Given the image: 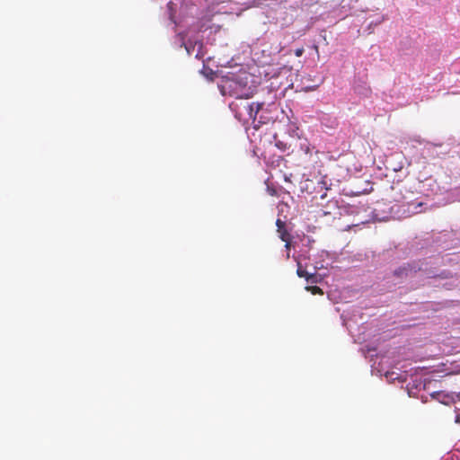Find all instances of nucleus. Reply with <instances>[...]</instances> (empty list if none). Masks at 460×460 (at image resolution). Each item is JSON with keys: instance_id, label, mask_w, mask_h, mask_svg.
Instances as JSON below:
<instances>
[{"instance_id": "12", "label": "nucleus", "mask_w": 460, "mask_h": 460, "mask_svg": "<svg viewBox=\"0 0 460 460\" xmlns=\"http://www.w3.org/2000/svg\"><path fill=\"white\" fill-rule=\"evenodd\" d=\"M172 5H173L172 2H169V3H168V4H167V6H168V8H169L170 10H172Z\"/></svg>"}, {"instance_id": "11", "label": "nucleus", "mask_w": 460, "mask_h": 460, "mask_svg": "<svg viewBox=\"0 0 460 460\" xmlns=\"http://www.w3.org/2000/svg\"><path fill=\"white\" fill-rule=\"evenodd\" d=\"M268 190L271 196H274L276 194V190L274 189L268 188Z\"/></svg>"}, {"instance_id": "13", "label": "nucleus", "mask_w": 460, "mask_h": 460, "mask_svg": "<svg viewBox=\"0 0 460 460\" xmlns=\"http://www.w3.org/2000/svg\"><path fill=\"white\" fill-rule=\"evenodd\" d=\"M456 397L458 401H460V392L456 394Z\"/></svg>"}, {"instance_id": "4", "label": "nucleus", "mask_w": 460, "mask_h": 460, "mask_svg": "<svg viewBox=\"0 0 460 460\" xmlns=\"http://www.w3.org/2000/svg\"><path fill=\"white\" fill-rule=\"evenodd\" d=\"M296 274L300 278H305L307 281L314 278V274H309L306 270H303L300 263H298V268L296 270Z\"/></svg>"}, {"instance_id": "8", "label": "nucleus", "mask_w": 460, "mask_h": 460, "mask_svg": "<svg viewBox=\"0 0 460 460\" xmlns=\"http://www.w3.org/2000/svg\"><path fill=\"white\" fill-rule=\"evenodd\" d=\"M276 226L278 229H283L286 227V223L282 221L281 219L278 218L276 221Z\"/></svg>"}, {"instance_id": "7", "label": "nucleus", "mask_w": 460, "mask_h": 460, "mask_svg": "<svg viewBox=\"0 0 460 460\" xmlns=\"http://www.w3.org/2000/svg\"><path fill=\"white\" fill-rule=\"evenodd\" d=\"M300 148L305 153V154H308L310 153L311 149H310V146L307 143H303L300 145Z\"/></svg>"}, {"instance_id": "3", "label": "nucleus", "mask_w": 460, "mask_h": 460, "mask_svg": "<svg viewBox=\"0 0 460 460\" xmlns=\"http://www.w3.org/2000/svg\"><path fill=\"white\" fill-rule=\"evenodd\" d=\"M412 268L410 265L400 267L394 270V275L397 277L408 276L411 272Z\"/></svg>"}, {"instance_id": "5", "label": "nucleus", "mask_w": 460, "mask_h": 460, "mask_svg": "<svg viewBox=\"0 0 460 460\" xmlns=\"http://www.w3.org/2000/svg\"><path fill=\"white\" fill-rule=\"evenodd\" d=\"M307 290H310L313 294H323L322 289L317 286L306 287Z\"/></svg>"}, {"instance_id": "10", "label": "nucleus", "mask_w": 460, "mask_h": 460, "mask_svg": "<svg viewBox=\"0 0 460 460\" xmlns=\"http://www.w3.org/2000/svg\"><path fill=\"white\" fill-rule=\"evenodd\" d=\"M455 421L456 423H459L460 424V409H457L456 411V419H455Z\"/></svg>"}, {"instance_id": "9", "label": "nucleus", "mask_w": 460, "mask_h": 460, "mask_svg": "<svg viewBox=\"0 0 460 460\" xmlns=\"http://www.w3.org/2000/svg\"><path fill=\"white\" fill-rule=\"evenodd\" d=\"M304 48H298L295 50V55L296 57H301L304 54Z\"/></svg>"}, {"instance_id": "6", "label": "nucleus", "mask_w": 460, "mask_h": 460, "mask_svg": "<svg viewBox=\"0 0 460 460\" xmlns=\"http://www.w3.org/2000/svg\"><path fill=\"white\" fill-rule=\"evenodd\" d=\"M411 206L413 207L412 211L415 212V213H419V212L422 211L421 209H418V208H420L423 206L422 202H418L416 204L412 203V204H411Z\"/></svg>"}, {"instance_id": "2", "label": "nucleus", "mask_w": 460, "mask_h": 460, "mask_svg": "<svg viewBox=\"0 0 460 460\" xmlns=\"http://www.w3.org/2000/svg\"><path fill=\"white\" fill-rule=\"evenodd\" d=\"M279 235V238L286 243L285 247L289 250L291 245V235L288 229L285 227L283 229L277 230Z\"/></svg>"}, {"instance_id": "1", "label": "nucleus", "mask_w": 460, "mask_h": 460, "mask_svg": "<svg viewBox=\"0 0 460 460\" xmlns=\"http://www.w3.org/2000/svg\"><path fill=\"white\" fill-rule=\"evenodd\" d=\"M263 103L261 102H252L246 103L243 105V109L248 115L249 119H252L253 121L256 119L258 112L261 110Z\"/></svg>"}]
</instances>
